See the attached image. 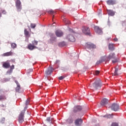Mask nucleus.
Wrapping results in <instances>:
<instances>
[{
    "mask_svg": "<svg viewBox=\"0 0 126 126\" xmlns=\"http://www.w3.org/2000/svg\"><path fill=\"white\" fill-rule=\"evenodd\" d=\"M26 109L27 107H25L24 110L21 112L19 115L18 121L19 124H22L23 122H24V114H25Z\"/></svg>",
    "mask_w": 126,
    "mask_h": 126,
    "instance_id": "nucleus-1",
    "label": "nucleus"
},
{
    "mask_svg": "<svg viewBox=\"0 0 126 126\" xmlns=\"http://www.w3.org/2000/svg\"><path fill=\"white\" fill-rule=\"evenodd\" d=\"M92 87L97 90V89H100V88H101L102 87V83L100 81H96L93 84Z\"/></svg>",
    "mask_w": 126,
    "mask_h": 126,
    "instance_id": "nucleus-2",
    "label": "nucleus"
},
{
    "mask_svg": "<svg viewBox=\"0 0 126 126\" xmlns=\"http://www.w3.org/2000/svg\"><path fill=\"white\" fill-rule=\"evenodd\" d=\"M108 59H109V60L113 59V60L112 61L113 63H118V59L116 58L115 53H110L109 56L108 57Z\"/></svg>",
    "mask_w": 126,
    "mask_h": 126,
    "instance_id": "nucleus-3",
    "label": "nucleus"
},
{
    "mask_svg": "<svg viewBox=\"0 0 126 126\" xmlns=\"http://www.w3.org/2000/svg\"><path fill=\"white\" fill-rule=\"evenodd\" d=\"M16 7L17 9V11H21V9H22V5H21V1L20 0H16Z\"/></svg>",
    "mask_w": 126,
    "mask_h": 126,
    "instance_id": "nucleus-4",
    "label": "nucleus"
},
{
    "mask_svg": "<svg viewBox=\"0 0 126 126\" xmlns=\"http://www.w3.org/2000/svg\"><path fill=\"white\" fill-rule=\"evenodd\" d=\"M110 108L112 111L117 112V111H119L120 109V106L117 103H113L110 106Z\"/></svg>",
    "mask_w": 126,
    "mask_h": 126,
    "instance_id": "nucleus-5",
    "label": "nucleus"
},
{
    "mask_svg": "<svg viewBox=\"0 0 126 126\" xmlns=\"http://www.w3.org/2000/svg\"><path fill=\"white\" fill-rule=\"evenodd\" d=\"M82 32L85 35H90V29L87 27H83L82 28Z\"/></svg>",
    "mask_w": 126,
    "mask_h": 126,
    "instance_id": "nucleus-6",
    "label": "nucleus"
},
{
    "mask_svg": "<svg viewBox=\"0 0 126 126\" xmlns=\"http://www.w3.org/2000/svg\"><path fill=\"white\" fill-rule=\"evenodd\" d=\"M50 39L48 40V43L50 44H53L54 42H56L57 41V38H56V36L54 35L53 33H50Z\"/></svg>",
    "mask_w": 126,
    "mask_h": 126,
    "instance_id": "nucleus-7",
    "label": "nucleus"
},
{
    "mask_svg": "<svg viewBox=\"0 0 126 126\" xmlns=\"http://www.w3.org/2000/svg\"><path fill=\"white\" fill-rule=\"evenodd\" d=\"M83 120L82 119L78 118L75 120L74 124L76 126H80L82 125Z\"/></svg>",
    "mask_w": 126,
    "mask_h": 126,
    "instance_id": "nucleus-8",
    "label": "nucleus"
},
{
    "mask_svg": "<svg viewBox=\"0 0 126 126\" xmlns=\"http://www.w3.org/2000/svg\"><path fill=\"white\" fill-rule=\"evenodd\" d=\"M82 110V107L81 106L77 105L75 106L73 110V113H77V112H80Z\"/></svg>",
    "mask_w": 126,
    "mask_h": 126,
    "instance_id": "nucleus-9",
    "label": "nucleus"
},
{
    "mask_svg": "<svg viewBox=\"0 0 126 126\" xmlns=\"http://www.w3.org/2000/svg\"><path fill=\"white\" fill-rule=\"evenodd\" d=\"M86 47L88 49H96V45L93 43H87L86 44Z\"/></svg>",
    "mask_w": 126,
    "mask_h": 126,
    "instance_id": "nucleus-10",
    "label": "nucleus"
},
{
    "mask_svg": "<svg viewBox=\"0 0 126 126\" xmlns=\"http://www.w3.org/2000/svg\"><path fill=\"white\" fill-rule=\"evenodd\" d=\"M67 39L68 41H70V42H75V38H74V36L72 34L67 35Z\"/></svg>",
    "mask_w": 126,
    "mask_h": 126,
    "instance_id": "nucleus-11",
    "label": "nucleus"
},
{
    "mask_svg": "<svg viewBox=\"0 0 126 126\" xmlns=\"http://www.w3.org/2000/svg\"><path fill=\"white\" fill-rule=\"evenodd\" d=\"M57 37H62L63 35V32L62 31L57 30L55 32Z\"/></svg>",
    "mask_w": 126,
    "mask_h": 126,
    "instance_id": "nucleus-12",
    "label": "nucleus"
},
{
    "mask_svg": "<svg viewBox=\"0 0 126 126\" xmlns=\"http://www.w3.org/2000/svg\"><path fill=\"white\" fill-rule=\"evenodd\" d=\"M28 49H29V50H30V51H33L34 49H37V47H36V46L33 45L31 43H30L28 45Z\"/></svg>",
    "mask_w": 126,
    "mask_h": 126,
    "instance_id": "nucleus-13",
    "label": "nucleus"
},
{
    "mask_svg": "<svg viewBox=\"0 0 126 126\" xmlns=\"http://www.w3.org/2000/svg\"><path fill=\"white\" fill-rule=\"evenodd\" d=\"M94 30L97 34H102V29H100L99 27L96 26L94 27Z\"/></svg>",
    "mask_w": 126,
    "mask_h": 126,
    "instance_id": "nucleus-14",
    "label": "nucleus"
},
{
    "mask_svg": "<svg viewBox=\"0 0 126 126\" xmlns=\"http://www.w3.org/2000/svg\"><path fill=\"white\" fill-rule=\"evenodd\" d=\"M54 70V69L52 67H49L47 70L45 71L46 74H47L49 75V74H51L52 72H53V71Z\"/></svg>",
    "mask_w": 126,
    "mask_h": 126,
    "instance_id": "nucleus-15",
    "label": "nucleus"
},
{
    "mask_svg": "<svg viewBox=\"0 0 126 126\" xmlns=\"http://www.w3.org/2000/svg\"><path fill=\"white\" fill-rule=\"evenodd\" d=\"M108 99L106 98H104L102 99L100 102V105L101 106H105V105H107L108 104Z\"/></svg>",
    "mask_w": 126,
    "mask_h": 126,
    "instance_id": "nucleus-16",
    "label": "nucleus"
},
{
    "mask_svg": "<svg viewBox=\"0 0 126 126\" xmlns=\"http://www.w3.org/2000/svg\"><path fill=\"white\" fill-rule=\"evenodd\" d=\"M106 3L108 4V5H113L114 4H116V1L113 0H108L106 1Z\"/></svg>",
    "mask_w": 126,
    "mask_h": 126,
    "instance_id": "nucleus-17",
    "label": "nucleus"
},
{
    "mask_svg": "<svg viewBox=\"0 0 126 126\" xmlns=\"http://www.w3.org/2000/svg\"><path fill=\"white\" fill-rule=\"evenodd\" d=\"M24 34L27 38H30L31 34L29 33V31H27V29H25L24 30Z\"/></svg>",
    "mask_w": 126,
    "mask_h": 126,
    "instance_id": "nucleus-18",
    "label": "nucleus"
},
{
    "mask_svg": "<svg viewBox=\"0 0 126 126\" xmlns=\"http://www.w3.org/2000/svg\"><path fill=\"white\" fill-rule=\"evenodd\" d=\"M2 66L5 68H8L10 66V64L9 63L5 62L2 64Z\"/></svg>",
    "mask_w": 126,
    "mask_h": 126,
    "instance_id": "nucleus-19",
    "label": "nucleus"
},
{
    "mask_svg": "<svg viewBox=\"0 0 126 126\" xmlns=\"http://www.w3.org/2000/svg\"><path fill=\"white\" fill-rule=\"evenodd\" d=\"M62 19L63 20V22H64L65 24H66V25L70 23V21L67 20V19L64 18V17H63Z\"/></svg>",
    "mask_w": 126,
    "mask_h": 126,
    "instance_id": "nucleus-20",
    "label": "nucleus"
},
{
    "mask_svg": "<svg viewBox=\"0 0 126 126\" xmlns=\"http://www.w3.org/2000/svg\"><path fill=\"white\" fill-rule=\"evenodd\" d=\"M107 12L110 16H114L115 15V12L112 10H108Z\"/></svg>",
    "mask_w": 126,
    "mask_h": 126,
    "instance_id": "nucleus-21",
    "label": "nucleus"
},
{
    "mask_svg": "<svg viewBox=\"0 0 126 126\" xmlns=\"http://www.w3.org/2000/svg\"><path fill=\"white\" fill-rule=\"evenodd\" d=\"M3 57H9V56H12V52L10 51L9 52L5 53L2 55Z\"/></svg>",
    "mask_w": 126,
    "mask_h": 126,
    "instance_id": "nucleus-22",
    "label": "nucleus"
},
{
    "mask_svg": "<svg viewBox=\"0 0 126 126\" xmlns=\"http://www.w3.org/2000/svg\"><path fill=\"white\" fill-rule=\"evenodd\" d=\"M108 48L110 51H114V44L113 43H110L108 45Z\"/></svg>",
    "mask_w": 126,
    "mask_h": 126,
    "instance_id": "nucleus-23",
    "label": "nucleus"
},
{
    "mask_svg": "<svg viewBox=\"0 0 126 126\" xmlns=\"http://www.w3.org/2000/svg\"><path fill=\"white\" fill-rule=\"evenodd\" d=\"M67 124H72L73 123V119L71 118H69L66 120Z\"/></svg>",
    "mask_w": 126,
    "mask_h": 126,
    "instance_id": "nucleus-24",
    "label": "nucleus"
},
{
    "mask_svg": "<svg viewBox=\"0 0 126 126\" xmlns=\"http://www.w3.org/2000/svg\"><path fill=\"white\" fill-rule=\"evenodd\" d=\"M118 71H119V68H116L115 72L113 74V75H114V76H117V75H119V74H118Z\"/></svg>",
    "mask_w": 126,
    "mask_h": 126,
    "instance_id": "nucleus-25",
    "label": "nucleus"
},
{
    "mask_svg": "<svg viewBox=\"0 0 126 126\" xmlns=\"http://www.w3.org/2000/svg\"><path fill=\"white\" fill-rule=\"evenodd\" d=\"M113 114H109V115H106L105 116H104V118H106V119H112V118H113Z\"/></svg>",
    "mask_w": 126,
    "mask_h": 126,
    "instance_id": "nucleus-26",
    "label": "nucleus"
},
{
    "mask_svg": "<svg viewBox=\"0 0 126 126\" xmlns=\"http://www.w3.org/2000/svg\"><path fill=\"white\" fill-rule=\"evenodd\" d=\"M59 47H63V46H65V42L64 41L59 43Z\"/></svg>",
    "mask_w": 126,
    "mask_h": 126,
    "instance_id": "nucleus-27",
    "label": "nucleus"
},
{
    "mask_svg": "<svg viewBox=\"0 0 126 126\" xmlns=\"http://www.w3.org/2000/svg\"><path fill=\"white\" fill-rule=\"evenodd\" d=\"M10 71H9V73H11V72H12L13 69H14V65H12L10 67Z\"/></svg>",
    "mask_w": 126,
    "mask_h": 126,
    "instance_id": "nucleus-28",
    "label": "nucleus"
},
{
    "mask_svg": "<svg viewBox=\"0 0 126 126\" xmlns=\"http://www.w3.org/2000/svg\"><path fill=\"white\" fill-rule=\"evenodd\" d=\"M32 44L33 46H37V45H38V41H36V40H33L32 42Z\"/></svg>",
    "mask_w": 126,
    "mask_h": 126,
    "instance_id": "nucleus-29",
    "label": "nucleus"
},
{
    "mask_svg": "<svg viewBox=\"0 0 126 126\" xmlns=\"http://www.w3.org/2000/svg\"><path fill=\"white\" fill-rule=\"evenodd\" d=\"M20 85L17 86V87L16 88V92H20Z\"/></svg>",
    "mask_w": 126,
    "mask_h": 126,
    "instance_id": "nucleus-30",
    "label": "nucleus"
},
{
    "mask_svg": "<svg viewBox=\"0 0 126 126\" xmlns=\"http://www.w3.org/2000/svg\"><path fill=\"white\" fill-rule=\"evenodd\" d=\"M48 13H49V14H54V13H56V12L53 10H50L48 11H47Z\"/></svg>",
    "mask_w": 126,
    "mask_h": 126,
    "instance_id": "nucleus-31",
    "label": "nucleus"
},
{
    "mask_svg": "<svg viewBox=\"0 0 126 126\" xmlns=\"http://www.w3.org/2000/svg\"><path fill=\"white\" fill-rule=\"evenodd\" d=\"M29 103H30V100L29 99H27L25 103V105L26 106L25 108H27L26 109H27V105H29Z\"/></svg>",
    "mask_w": 126,
    "mask_h": 126,
    "instance_id": "nucleus-32",
    "label": "nucleus"
},
{
    "mask_svg": "<svg viewBox=\"0 0 126 126\" xmlns=\"http://www.w3.org/2000/svg\"><path fill=\"white\" fill-rule=\"evenodd\" d=\"M11 46L12 48V49H15V48H16V44L13 43L11 44Z\"/></svg>",
    "mask_w": 126,
    "mask_h": 126,
    "instance_id": "nucleus-33",
    "label": "nucleus"
},
{
    "mask_svg": "<svg viewBox=\"0 0 126 126\" xmlns=\"http://www.w3.org/2000/svg\"><path fill=\"white\" fill-rule=\"evenodd\" d=\"M31 28H32V29H34V28H35V27H36V24H31Z\"/></svg>",
    "mask_w": 126,
    "mask_h": 126,
    "instance_id": "nucleus-34",
    "label": "nucleus"
},
{
    "mask_svg": "<svg viewBox=\"0 0 126 126\" xmlns=\"http://www.w3.org/2000/svg\"><path fill=\"white\" fill-rule=\"evenodd\" d=\"M5 122V118L2 117L1 119V123L2 124H4V122Z\"/></svg>",
    "mask_w": 126,
    "mask_h": 126,
    "instance_id": "nucleus-35",
    "label": "nucleus"
},
{
    "mask_svg": "<svg viewBox=\"0 0 126 126\" xmlns=\"http://www.w3.org/2000/svg\"><path fill=\"white\" fill-rule=\"evenodd\" d=\"M0 99L1 100H5V99H6V97H5V95H1Z\"/></svg>",
    "mask_w": 126,
    "mask_h": 126,
    "instance_id": "nucleus-36",
    "label": "nucleus"
},
{
    "mask_svg": "<svg viewBox=\"0 0 126 126\" xmlns=\"http://www.w3.org/2000/svg\"><path fill=\"white\" fill-rule=\"evenodd\" d=\"M65 77V76H61L59 77V80H63V79Z\"/></svg>",
    "mask_w": 126,
    "mask_h": 126,
    "instance_id": "nucleus-37",
    "label": "nucleus"
},
{
    "mask_svg": "<svg viewBox=\"0 0 126 126\" xmlns=\"http://www.w3.org/2000/svg\"><path fill=\"white\" fill-rule=\"evenodd\" d=\"M46 121L49 123H51V122H52V119H51L50 117H48L46 119Z\"/></svg>",
    "mask_w": 126,
    "mask_h": 126,
    "instance_id": "nucleus-38",
    "label": "nucleus"
},
{
    "mask_svg": "<svg viewBox=\"0 0 126 126\" xmlns=\"http://www.w3.org/2000/svg\"><path fill=\"white\" fill-rule=\"evenodd\" d=\"M100 61H101V63H103V62H105V61H106V59L105 57L101 58Z\"/></svg>",
    "mask_w": 126,
    "mask_h": 126,
    "instance_id": "nucleus-39",
    "label": "nucleus"
},
{
    "mask_svg": "<svg viewBox=\"0 0 126 126\" xmlns=\"http://www.w3.org/2000/svg\"><path fill=\"white\" fill-rule=\"evenodd\" d=\"M111 126H119V125L117 123H112Z\"/></svg>",
    "mask_w": 126,
    "mask_h": 126,
    "instance_id": "nucleus-40",
    "label": "nucleus"
},
{
    "mask_svg": "<svg viewBox=\"0 0 126 126\" xmlns=\"http://www.w3.org/2000/svg\"><path fill=\"white\" fill-rule=\"evenodd\" d=\"M99 73H100V71H95L94 74L95 75H98V74H99Z\"/></svg>",
    "mask_w": 126,
    "mask_h": 126,
    "instance_id": "nucleus-41",
    "label": "nucleus"
},
{
    "mask_svg": "<svg viewBox=\"0 0 126 126\" xmlns=\"http://www.w3.org/2000/svg\"><path fill=\"white\" fill-rule=\"evenodd\" d=\"M101 63H102V61L101 60H99L96 62V64H100Z\"/></svg>",
    "mask_w": 126,
    "mask_h": 126,
    "instance_id": "nucleus-42",
    "label": "nucleus"
},
{
    "mask_svg": "<svg viewBox=\"0 0 126 126\" xmlns=\"http://www.w3.org/2000/svg\"><path fill=\"white\" fill-rule=\"evenodd\" d=\"M2 13H3V14H6V11H5V10H2Z\"/></svg>",
    "mask_w": 126,
    "mask_h": 126,
    "instance_id": "nucleus-43",
    "label": "nucleus"
},
{
    "mask_svg": "<svg viewBox=\"0 0 126 126\" xmlns=\"http://www.w3.org/2000/svg\"><path fill=\"white\" fill-rule=\"evenodd\" d=\"M15 83L17 85V86H19V83H18V82L17 81H15Z\"/></svg>",
    "mask_w": 126,
    "mask_h": 126,
    "instance_id": "nucleus-44",
    "label": "nucleus"
},
{
    "mask_svg": "<svg viewBox=\"0 0 126 126\" xmlns=\"http://www.w3.org/2000/svg\"><path fill=\"white\" fill-rule=\"evenodd\" d=\"M114 40L115 41V42H118V39L117 38H115Z\"/></svg>",
    "mask_w": 126,
    "mask_h": 126,
    "instance_id": "nucleus-45",
    "label": "nucleus"
},
{
    "mask_svg": "<svg viewBox=\"0 0 126 126\" xmlns=\"http://www.w3.org/2000/svg\"><path fill=\"white\" fill-rule=\"evenodd\" d=\"M2 107H3V108L5 107V105H2Z\"/></svg>",
    "mask_w": 126,
    "mask_h": 126,
    "instance_id": "nucleus-46",
    "label": "nucleus"
},
{
    "mask_svg": "<svg viewBox=\"0 0 126 126\" xmlns=\"http://www.w3.org/2000/svg\"><path fill=\"white\" fill-rule=\"evenodd\" d=\"M53 17L54 18V16L53 15Z\"/></svg>",
    "mask_w": 126,
    "mask_h": 126,
    "instance_id": "nucleus-47",
    "label": "nucleus"
}]
</instances>
